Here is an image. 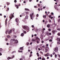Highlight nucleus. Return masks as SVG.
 I'll return each instance as SVG.
<instances>
[{"mask_svg":"<svg viewBox=\"0 0 60 60\" xmlns=\"http://www.w3.org/2000/svg\"><path fill=\"white\" fill-rule=\"evenodd\" d=\"M23 28H24V29L26 30L27 32H28L29 31V28L27 26H22Z\"/></svg>","mask_w":60,"mask_h":60,"instance_id":"f257e3e1","label":"nucleus"},{"mask_svg":"<svg viewBox=\"0 0 60 60\" xmlns=\"http://www.w3.org/2000/svg\"><path fill=\"white\" fill-rule=\"evenodd\" d=\"M19 19L18 18H16L15 19V21L17 22V25H19Z\"/></svg>","mask_w":60,"mask_h":60,"instance_id":"f03ea898","label":"nucleus"},{"mask_svg":"<svg viewBox=\"0 0 60 60\" xmlns=\"http://www.w3.org/2000/svg\"><path fill=\"white\" fill-rule=\"evenodd\" d=\"M10 16H9V18H10L9 20H11V19H12V18H13V17H14V15H13L12 14H11L10 15Z\"/></svg>","mask_w":60,"mask_h":60,"instance_id":"7ed1b4c3","label":"nucleus"},{"mask_svg":"<svg viewBox=\"0 0 60 60\" xmlns=\"http://www.w3.org/2000/svg\"><path fill=\"white\" fill-rule=\"evenodd\" d=\"M54 50L55 52H57V51L58 50V49L57 47L56 48L54 49Z\"/></svg>","mask_w":60,"mask_h":60,"instance_id":"20e7f679","label":"nucleus"},{"mask_svg":"<svg viewBox=\"0 0 60 60\" xmlns=\"http://www.w3.org/2000/svg\"><path fill=\"white\" fill-rule=\"evenodd\" d=\"M58 41H59L57 42V43L58 44H60V38H57Z\"/></svg>","mask_w":60,"mask_h":60,"instance_id":"39448f33","label":"nucleus"},{"mask_svg":"<svg viewBox=\"0 0 60 60\" xmlns=\"http://www.w3.org/2000/svg\"><path fill=\"white\" fill-rule=\"evenodd\" d=\"M50 54L48 53H47L44 55V56H50Z\"/></svg>","mask_w":60,"mask_h":60,"instance_id":"423d86ee","label":"nucleus"},{"mask_svg":"<svg viewBox=\"0 0 60 60\" xmlns=\"http://www.w3.org/2000/svg\"><path fill=\"white\" fill-rule=\"evenodd\" d=\"M15 6H16L17 9H19V7L20 6V4H19V5H15Z\"/></svg>","mask_w":60,"mask_h":60,"instance_id":"0eeeda50","label":"nucleus"},{"mask_svg":"<svg viewBox=\"0 0 60 60\" xmlns=\"http://www.w3.org/2000/svg\"><path fill=\"white\" fill-rule=\"evenodd\" d=\"M15 41V39H11L10 41H11L10 43H12V42H13V41Z\"/></svg>","mask_w":60,"mask_h":60,"instance_id":"6e6552de","label":"nucleus"},{"mask_svg":"<svg viewBox=\"0 0 60 60\" xmlns=\"http://www.w3.org/2000/svg\"><path fill=\"white\" fill-rule=\"evenodd\" d=\"M12 32V30H10L8 32V34H11V32Z\"/></svg>","mask_w":60,"mask_h":60,"instance_id":"1a4fd4ad","label":"nucleus"},{"mask_svg":"<svg viewBox=\"0 0 60 60\" xmlns=\"http://www.w3.org/2000/svg\"><path fill=\"white\" fill-rule=\"evenodd\" d=\"M52 33L53 34H55V31L54 30L52 31Z\"/></svg>","mask_w":60,"mask_h":60,"instance_id":"9d476101","label":"nucleus"},{"mask_svg":"<svg viewBox=\"0 0 60 60\" xmlns=\"http://www.w3.org/2000/svg\"><path fill=\"white\" fill-rule=\"evenodd\" d=\"M7 18H6V21H5V25H6V24H7Z\"/></svg>","mask_w":60,"mask_h":60,"instance_id":"9b49d317","label":"nucleus"},{"mask_svg":"<svg viewBox=\"0 0 60 60\" xmlns=\"http://www.w3.org/2000/svg\"><path fill=\"white\" fill-rule=\"evenodd\" d=\"M45 34L46 35H49V32H45Z\"/></svg>","mask_w":60,"mask_h":60,"instance_id":"f8f14e48","label":"nucleus"},{"mask_svg":"<svg viewBox=\"0 0 60 60\" xmlns=\"http://www.w3.org/2000/svg\"><path fill=\"white\" fill-rule=\"evenodd\" d=\"M24 35V34L23 33H22L21 34V36H22V37Z\"/></svg>","mask_w":60,"mask_h":60,"instance_id":"ddd939ff","label":"nucleus"},{"mask_svg":"<svg viewBox=\"0 0 60 60\" xmlns=\"http://www.w3.org/2000/svg\"><path fill=\"white\" fill-rule=\"evenodd\" d=\"M47 27H48L49 28L50 27V24H48L47 25Z\"/></svg>","mask_w":60,"mask_h":60,"instance_id":"4468645a","label":"nucleus"},{"mask_svg":"<svg viewBox=\"0 0 60 60\" xmlns=\"http://www.w3.org/2000/svg\"><path fill=\"white\" fill-rule=\"evenodd\" d=\"M25 10L27 11H29V10L27 8H25Z\"/></svg>","mask_w":60,"mask_h":60,"instance_id":"2eb2a0df","label":"nucleus"},{"mask_svg":"<svg viewBox=\"0 0 60 60\" xmlns=\"http://www.w3.org/2000/svg\"><path fill=\"white\" fill-rule=\"evenodd\" d=\"M2 51L3 49H2L1 48H0V52H1V53H2Z\"/></svg>","mask_w":60,"mask_h":60,"instance_id":"dca6fc26","label":"nucleus"},{"mask_svg":"<svg viewBox=\"0 0 60 60\" xmlns=\"http://www.w3.org/2000/svg\"><path fill=\"white\" fill-rule=\"evenodd\" d=\"M54 8H55V9L57 10H58V9L56 7V6H54Z\"/></svg>","mask_w":60,"mask_h":60,"instance_id":"f3484780","label":"nucleus"},{"mask_svg":"<svg viewBox=\"0 0 60 60\" xmlns=\"http://www.w3.org/2000/svg\"><path fill=\"white\" fill-rule=\"evenodd\" d=\"M38 39L39 40H40L39 38H38V37H36V40H37Z\"/></svg>","mask_w":60,"mask_h":60,"instance_id":"a211bd4d","label":"nucleus"},{"mask_svg":"<svg viewBox=\"0 0 60 60\" xmlns=\"http://www.w3.org/2000/svg\"><path fill=\"white\" fill-rule=\"evenodd\" d=\"M32 41H36L35 40H34V39H32Z\"/></svg>","mask_w":60,"mask_h":60,"instance_id":"6ab92c4d","label":"nucleus"},{"mask_svg":"<svg viewBox=\"0 0 60 60\" xmlns=\"http://www.w3.org/2000/svg\"><path fill=\"white\" fill-rule=\"evenodd\" d=\"M30 18L31 19H32L33 20V16H32V15H30Z\"/></svg>","mask_w":60,"mask_h":60,"instance_id":"aec40b11","label":"nucleus"},{"mask_svg":"<svg viewBox=\"0 0 60 60\" xmlns=\"http://www.w3.org/2000/svg\"><path fill=\"white\" fill-rule=\"evenodd\" d=\"M25 18L26 19H28V15H26L25 17Z\"/></svg>","mask_w":60,"mask_h":60,"instance_id":"412c9836","label":"nucleus"},{"mask_svg":"<svg viewBox=\"0 0 60 60\" xmlns=\"http://www.w3.org/2000/svg\"><path fill=\"white\" fill-rule=\"evenodd\" d=\"M20 50H23V47H21L20 48Z\"/></svg>","mask_w":60,"mask_h":60,"instance_id":"4be33fe9","label":"nucleus"},{"mask_svg":"<svg viewBox=\"0 0 60 60\" xmlns=\"http://www.w3.org/2000/svg\"><path fill=\"white\" fill-rule=\"evenodd\" d=\"M6 4L7 5H9L10 4V3H8V2H7L6 3Z\"/></svg>","mask_w":60,"mask_h":60,"instance_id":"5701e85b","label":"nucleus"},{"mask_svg":"<svg viewBox=\"0 0 60 60\" xmlns=\"http://www.w3.org/2000/svg\"><path fill=\"white\" fill-rule=\"evenodd\" d=\"M11 58H11V57H8L7 58L8 59H11Z\"/></svg>","mask_w":60,"mask_h":60,"instance_id":"b1692460","label":"nucleus"},{"mask_svg":"<svg viewBox=\"0 0 60 60\" xmlns=\"http://www.w3.org/2000/svg\"><path fill=\"white\" fill-rule=\"evenodd\" d=\"M31 13H32V15H34V11H31Z\"/></svg>","mask_w":60,"mask_h":60,"instance_id":"393cba45","label":"nucleus"},{"mask_svg":"<svg viewBox=\"0 0 60 60\" xmlns=\"http://www.w3.org/2000/svg\"><path fill=\"white\" fill-rule=\"evenodd\" d=\"M9 10V8H7V10H6V11H8Z\"/></svg>","mask_w":60,"mask_h":60,"instance_id":"a878e982","label":"nucleus"},{"mask_svg":"<svg viewBox=\"0 0 60 60\" xmlns=\"http://www.w3.org/2000/svg\"><path fill=\"white\" fill-rule=\"evenodd\" d=\"M23 33L25 34H26V31H24Z\"/></svg>","mask_w":60,"mask_h":60,"instance_id":"bb28decb","label":"nucleus"},{"mask_svg":"<svg viewBox=\"0 0 60 60\" xmlns=\"http://www.w3.org/2000/svg\"><path fill=\"white\" fill-rule=\"evenodd\" d=\"M43 17L44 18H46V16L45 15H43Z\"/></svg>","mask_w":60,"mask_h":60,"instance_id":"cd10ccee","label":"nucleus"},{"mask_svg":"<svg viewBox=\"0 0 60 60\" xmlns=\"http://www.w3.org/2000/svg\"><path fill=\"white\" fill-rule=\"evenodd\" d=\"M49 41L52 42V39H50L49 40Z\"/></svg>","mask_w":60,"mask_h":60,"instance_id":"c85d7f7f","label":"nucleus"},{"mask_svg":"<svg viewBox=\"0 0 60 60\" xmlns=\"http://www.w3.org/2000/svg\"><path fill=\"white\" fill-rule=\"evenodd\" d=\"M45 52H47V49H45Z\"/></svg>","mask_w":60,"mask_h":60,"instance_id":"c756f323","label":"nucleus"},{"mask_svg":"<svg viewBox=\"0 0 60 60\" xmlns=\"http://www.w3.org/2000/svg\"><path fill=\"white\" fill-rule=\"evenodd\" d=\"M48 21H46L45 23V24H47V23H48Z\"/></svg>","mask_w":60,"mask_h":60,"instance_id":"7c9ffc66","label":"nucleus"},{"mask_svg":"<svg viewBox=\"0 0 60 60\" xmlns=\"http://www.w3.org/2000/svg\"><path fill=\"white\" fill-rule=\"evenodd\" d=\"M57 35L58 36H60V34L59 33H58L57 34Z\"/></svg>","mask_w":60,"mask_h":60,"instance_id":"2f4dec72","label":"nucleus"},{"mask_svg":"<svg viewBox=\"0 0 60 60\" xmlns=\"http://www.w3.org/2000/svg\"><path fill=\"white\" fill-rule=\"evenodd\" d=\"M57 30H58L59 31H60V28H58L57 29Z\"/></svg>","mask_w":60,"mask_h":60,"instance_id":"473e14b6","label":"nucleus"},{"mask_svg":"<svg viewBox=\"0 0 60 60\" xmlns=\"http://www.w3.org/2000/svg\"><path fill=\"white\" fill-rule=\"evenodd\" d=\"M22 58L24 60H25V57H22Z\"/></svg>","mask_w":60,"mask_h":60,"instance_id":"72a5a7b5","label":"nucleus"},{"mask_svg":"<svg viewBox=\"0 0 60 60\" xmlns=\"http://www.w3.org/2000/svg\"><path fill=\"white\" fill-rule=\"evenodd\" d=\"M8 30H7L6 31L5 33L6 34H7V33H8Z\"/></svg>","mask_w":60,"mask_h":60,"instance_id":"f704fd0d","label":"nucleus"},{"mask_svg":"<svg viewBox=\"0 0 60 60\" xmlns=\"http://www.w3.org/2000/svg\"><path fill=\"white\" fill-rule=\"evenodd\" d=\"M58 56H59V57H60V55L58 54L57 55Z\"/></svg>","mask_w":60,"mask_h":60,"instance_id":"c9c22d12","label":"nucleus"},{"mask_svg":"<svg viewBox=\"0 0 60 60\" xmlns=\"http://www.w3.org/2000/svg\"><path fill=\"white\" fill-rule=\"evenodd\" d=\"M55 57L56 58V57H57V55L56 54L55 55Z\"/></svg>","mask_w":60,"mask_h":60,"instance_id":"e433bc0d","label":"nucleus"},{"mask_svg":"<svg viewBox=\"0 0 60 60\" xmlns=\"http://www.w3.org/2000/svg\"><path fill=\"white\" fill-rule=\"evenodd\" d=\"M40 53H41V54H42V55H43V52H42L41 51L40 52Z\"/></svg>","mask_w":60,"mask_h":60,"instance_id":"4c0bfd02","label":"nucleus"},{"mask_svg":"<svg viewBox=\"0 0 60 60\" xmlns=\"http://www.w3.org/2000/svg\"><path fill=\"white\" fill-rule=\"evenodd\" d=\"M10 36H9V35H8L7 36V37H8V38H9V37H10Z\"/></svg>","mask_w":60,"mask_h":60,"instance_id":"58836bf2","label":"nucleus"},{"mask_svg":"<svg viewBox=\"0 0 60 60\" xmlns=\"http://www.w3.org/2000/svg\"><path fill=\"white\" fill-rule=\"evenodd\" d=\"M49 22H51V20L50 19H49Z\"/></svg>","mask_w":60,"mask_h":60,"instance_id":"ea45409f","label":"nucleus"},{"mask_svg":"<svg viewBox=\"0 0 60 60\" xmlns=\"http://www.w3.org/2000/svg\"><path fill=\"white\" fill-rule=\"evenodd\" d=\"M52 54V55H54L55 54V52H53Z\"/></svg>","mask_w":60,"mask_h":60,"instance_id":"a19ab883","label":"nucleus"},{"mask_svg":"<svg viewBox=\"0 0 60 60\" xmlns=\"http://www.w3.org/2000/svg\"><path fill=\"white\" fill-rule=\"evenodd\" d=\"M15 52V51H13L11 53L12 54H13Z\"/></svg>","mask_w":60,"mask_h":60,"instance_id":"79ce46f5","label":"nucleus"},{"mask_svg":"<svg viewBox=\"0 0 60 60\" xmlns=\"http://www.w3.org/2000/svg\"><path fill=\"white\" fill-rule=\"evenodd\" d=\"M51 14L52 15H54V13L53 12L51 13Z\"/></svg>","mask_w":60,"mask_h":60,"instance_id":"37998d69","label":"nucleus"},{"mask_svg":"<svg viewBox=\"0 0 60 60\" xmlns=\"http://www.w3.org/2000/svg\"><path fill=\"white\" fill-rule=\"evenodd\" d=\"M14 2H15V3H16V2H17V0H15L14 1Z\"/></svg>","mask_w":60,"mask_h":60,"instance_id":"c03bdc74","label":"nucleus"},{"mask_svg":"<svg viewBox=\"0 0 60 60\" xmlns=\"http://www.w3.org/2000/svg\"><path fill=\"white\" fill-rule=\"evenodd\" d=\"M26 14H28V13H29V12H26Z\"/></svg>","mask_w":60,"mask_h":60,"instance_id":"a18cd8bd","label":"nucleus"},{"mask_svg":"<svg viewBox=\"0 0 60 60\" xmlns=\"http://www.w3.org/2000/svg\"><path fill=\"white\" fill-rule=\"evenodd\" d=\"M37 43H39V41H38L37 40Z\"/></svg>","mask_w":60,"mask_h":60,"instance_id":"49530a36","label":"nucleus"},{"mask_svg":"<svg viewBox=\"0 0 60 60\" xmlns=\"http://www.w3.org/2000/svg\"><path fill=\"white\" fill-rule=\"evenodd\" d=\"M29 44V43L28 42H27L26 43V44L27 45H28Z\"/></svg>","mask_w":60,"mask_h":60,"instance_id":"de8ad7c7","label":"nucleus"},{"mask_svg":"<svg viewBox=\"0 0 60 60\" xmlns=\"http://www.w3.org/2000/svg\"><path fill=\"white\" fill-rule=\"evenodd\" d=\"M50 56L51 57H52V56H53V55H52V54H51L50 55Z\"/></svg>","mask_w":60,"mask_h":60,"instance_id":"09e8293b","label":"nucleus"},{"mask_svg":"<svg viewBox=\"0 0 60 60\" xmlns=\"http://www.w3.org/2000/svg\"><path fill=\"white\" fill-rule=\"evenodd\" d=\"M49 31H51V29H49Z\"/></svg>","mask_w":60,"mask_h":60,"instance_id":"8fccbe9b","label":"nucleus"},{"mask_svg":"<svg viewBox=\"0 0 60 60\" xmlns=\"http://www.w3.org/2000/svg\"><path fill=\"white\" fill-rule=\"evenodd\" d=\"M41 42L42 43H44V41H42Z\"/></svg>","mask_w":60,"mask_h":60,"instance_id":"3c124183","label":"nucleus"},{"mask_svg":"<svg viewBox=\"0 0 60 60\" xmlns=\"http://www.w3.org/2000/svg\"><path fill=\"white\" fill-rule=\"evenodd\" d=\"M14 37H15V38H17V37L16 36H14Z\"/></svg>","mask_w":60,"mask_h":60,"instance_id":"603ef678","label":"nucleus"},{"mask_svg":"<svg viewBox=\"0 0 60 60\" xmlns=\"http://www.w3.org/2000/svg\"><path fill=\"white\" fill-rule=\"evenodd\" d=\"M38 6H40V4H38Z\"/></svg>","mask_w":60,"mask_h":60,"instance_id":"864d4df0","label":"nucleus"},{"mask_svg":"<svg viewBox=\"0 0 60 60\" xmlns=\"http://www.w3.org/2000/svg\"><path fill=\"white\" fill-rule=\"evenodd\" d=\"M37 17H38V16H39V15H38V14H37Z\"/></svg>","mask_w":60,"mask_h":60,"instance_id":"5fc2aeb1","label":"nucleus"},{"mask_svg":"<svg viewBox=\"0 0 60 60\" xmlns=\"http://www.w3.org/2000/svg\"><path fill=\"white\" fill-rule=\"evenodd\" d=\"M43 48H45V45H43L42 46Z\"/></svg>","mask_w":60,"mask_h":60,"instance_id":"6e6d98bb","label":"nucleus"},{"mask_svg":"<svg viewBox=\"0 0 60 60\" xmlns=\"http://www.w3.org/2000/svg\"><path fill=\"white\" fill-rule=\"evenodd\" d=\"M47 59H49V57H47Z\"/></svg>","mask_w":60,"mask_h":60,"instance_id":"4d7b16f0","label":"nucleus"},{"mask_svg":"<svg viewBox=\"0 0 60 60\" xmlns=\"http://www.w3.org/2000/svg\"><path fill=\"white\" fill-rule=\"evenodd\" d=\"M53 18V17H51V19H52Z\"/></svg>","mask_w":60,"mask_h":60,"instance_id":"13d9d810","label":"nucleus"},{"mask_svg":"<svg viewBox=\"0 0 60 60\" xmlns=\"http://www.w3.org/2000/svg\"><path fill=\"white\" fill-rule=\"evenodd\" d=\"M37 35V34H35L34 35V36H36Z\"/></svg>","mask_w":60,"mask_h":60,"instance_id":"bf43d9fd","label":"nucleus"},{"mask_svg":"<svg viewBox=\"0 0 60 60\" xmlns=\"http://www.w3.org/2000/svg\"><path fill=\"white\" fill-rule=\"evenodd\" d=\"M34 8H36V7H37V6H34Z\"/></svg>","mask_w":60,"mask_h":60,"instance_id":"052dcab7","label":"nucleus"},{"mask_svg":"<svg viewBox=\"0 0 60 60\" xmlns=\"http://www.w3.org/2000/svg\"><path fill=\"white\" fill-rule=\"evenodd\" d=\"M45 6H44V7H43V9H45Z\"/></svg>","mask_w":60,"mask_h":60,"instance_id":"680f3d73","label":"nucleus"},{"mask_svg":"<svg viewBox=\"0 0 60 60\" xmlns=\"http://www.w3.org/2000/svg\"><path fill=\"white\" fill-rule=\"evenodd\" d=\"M33 56V55H32V54H30V57H31V56Z\"/></svg>","mask_w":60,"mask_h":60,"instance_id":"e2e57ef3","label":"nucleus"},{"mask_svg":"<svg viewBox=\"0 0 60 60\" xmlns=\"http://www.w3.org/2000/svg\"><path fill=\"white\" fill-rule=\"evenodd\" d=\"M42 10H43V8H41V9L40 10H41L42 11Z\"/></svg>","mask_w":60,"mask_h":60,"instance_id":"0e129e2a","label":"nucleus"},{"mask_svg":"<svg viewBox=\"0 0 60 60\" xmlns=\"http://www.w3.org/2000/svg\"><path fill=\"white\" fill-rule=\"evenodd\" d=\"M32 27L33 28L34 27V25H32Z\"/></svg>","mask_w":60,"mask_h":60,"instance_id":"69168bd1","label":"nucleus"},{"mask_svg":"<svg viewBox=\"0 0 60 60\" xmlns=\"http://www.w3.org/2000/svg\"><path fill=\"white\" fill-rule=\"evenodd\" d=\"M32 37H34V35L33 34L32 35Z\"/></svg>","mask_w":60,"mask_h":60,"instance_id":"338daca9","label":"nucleus"},{"mask_svg":"<svg viewBox=\"0 0 60 60\" xmlns=\"http://www.w3.org/2000/svg\"><path fill=\"white\" fill-rule=\"evenodd\" d=\"M20 60H23V59L22 58H20Z\"/></svg>","mask_w":60,"mask_h":60,"instance_id":"774afa93","label":"nucleus"}]
</instances>
